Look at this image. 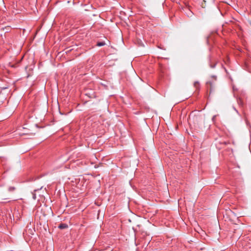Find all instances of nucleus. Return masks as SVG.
Masks as SVG:
<instances>
[{
    "label": "nucleus",
    "instance_id": "f257e3e1",
    "mask_svg": "<svg viewBox=\"0 0 251 251\" xmlns=\"http://www.w3.org/2000/svg\"><path fill=\"white\" fill-rule=\"evenodd\" d=\"M212 80H209L206 82V84L207 85L209 89V92L210 93H211L213 89L215 87V81L216 80V77L215 76H212L211 77Z\"/></svg>",
    "mask_w": 251,
    "mask_h": 251
},
{
    "label": "nucleus",
    "instance_id": "f03ea898",
    "mask_svg": "<svg viewBox=\"0 0 251 251\" xmlns=\"http://www.w3.org/2000/svg\"><path fill=\"white\" fill-rule=\"evenodd\" d=\"M68 227V226L66 224H61L58 226V227L60 229H65V228H67Z\"/></svg>",
    "mask_w": 251,
    "mask_h": 251
},
{
    "label": "nucleus",
    "instance_id": "7ed1b4c3",
    "mask_svg": "<svg viewBox=\"0 0 251 251\" xmlns=\"http://www.w3.org/2000/svg\"><path fill=\"white\" fill-rule=\"evenodd\" d=\"M194 86H195L196 88H197L199 87V86H200L199 83V82H195V83H194Z\"/></svg>",
    "mask_w": 251,
    "mask_h": 251
},
{
    "label": "nucleus",
    "instance_id": "20e7f679",
    "mask_svg": "<svg viewBox=\"0 0 251 251\" xmlns=\"http://www.w3.org/2000/svg\"><path fill=\"white\" fill-rule=\"evenodd\" d=\"M97 45L98 46H102L104 45V43L102 42H100L98 43Z\"/></svg>",
    "mask_w": 251,
    "mask_h": 251
},
{
    "label": "nucleus",
    "instance_id": "39448f33",
    "mask_svg": "<svg viewBox=\"0 0 251 251\" xmlns=\"http://www.w3.org/2000/svg\"><path fill=\"white\" fill-rule=\"evenodd\" d=\"M15 187H10L9 188V191H14V190H15Z\"/></svg>",
    "mask_w": 251,
    "mask_h": 251
}]
</instances>
